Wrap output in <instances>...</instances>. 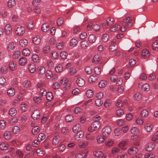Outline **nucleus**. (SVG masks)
I'll use <instances>...</instances> for the list:
<instances>
[{
  "label": "nucleus",
  "mask_w": 158,
  "mask_h": 158,
  "mask_svg": "<svg viewBox=\"0 0 158 158\" xmlns=\"http://www.w3.org/2000/svg\"><path fill=\"white\" fill-rule=\"evenodd\" d=\"M6 83V81L5 79L3 77L0 78V85L3 86Z\"/></svg>",
  "instance_id": "59"
},
{
  "label": "nucleus",
  "mask_w": 158,
  "mask_h": 158,
  "mask_svg": "<svg viewBox=\"0 0 158 158\" xmlns=\"http://www.w3.org/2000/svg\"><path fill=\"white\" fill-rule=\"evenodd\" d=\"M37 70H38V72L39 74H43L45 72V68L43 66H40L38 67Z\"/></svg>",
  "instance_id": "28"
},
{
  "label": "nucleus",
  "mask_w": 158,
  "mask_h": 158,
  "mask_svg": "<svg viewBox=\"0 0 158 158\" xmlns=\"http://www.w3.org/2000/svg\"><path fill=\"white\" fill-rule=\"evenodd\" d=\"M30 52L28 48H25L23 50L22 53L25 56H27L29 55Z\"/></svg>",
  "instance_id": "51"
},
{
  "label": "nucleus",
  "mask_w": 158,
  "mask_h": 158,
  "mask_svg": "<svg viewBox=\"0 0 158 158\" xmlns=\"http://www.w3.org/2000/svg\"><path fill=\"white\" fill-rule=\"evenodd\" d=\"M154 156V155L153 154H151L150 153L147 152L146 153L145 155V158H152Z\"/></svg>",
  "instance_id": "64"
},
{
  "label": "nucleus",
  "mask_w": 158,
  "mask_h": 158,
  "mask_svg": "<svg viewBox=\"0 0 158 158\" xmlns=\"http://www.w3.org/2000/svg\"><path fill=\"white\" fill-rule=\"evenodd\" d=\"M103 103V102L99 99H97L95 101V104L98 106H101Z\"/></svg>",
  "instance_id": "45"
},
{
  "label": "nucleus",
  "mask_w": 158,
  "mask_h": 158,
  "mask_svg": "<svg viewBox=\"0 0 158 158\" xmlns=\"http://www.w3.org/2000/svg\"><path fill=\"white\" fill-rule=\"evenodd\" d=\"M16 111L14 108H11L9 111V114L11 116H15L16 114Z\"/></svg>",
  "instance_id": "41"
},
{
  "label": "nucleus",
  "mask_w": 158,
  "mask_h": 158,
  "mask_svg": "<svg viewBox=\"0 0 158 158\" xmlns=\"http://www.w3.org/2000/svg\"><path fill=\"white\" fill-rule=\"evenodd\" d=\"M76 82L77 85L80 87L83 86L85 84V80L81 77L78 78Z\"/></svg>",
  "instance_id": "11"
},
{
  "label": "nucleus",
  "mask_w": 158,
  "mask_h": 158,
  "mask_svg": "<svg viewBox=\"0 0 158 158\" xmlns=\"http://www.w3.org/2000/svg\"><path fill=\"white\" fill-rule=\"evenodd\" d=\"M55 69L56 72L58 73L61 72L63 70V66L60 64L58 65L55 68Z\"/></svg>",
  "instance_id": "42"
},
{
  "label": "nucleus",
  "mask_w": 158,
  "mask_h": 158,
  "mask_svg": "<svg viewBox=\"0 0 158 158\" xmlns=\"http://www.w3.org/2000/svg\"><path fill=\"white\" fill-rule=\"evenodd\" d=\"M16 4L15 0H9L7 2V5L8 7L11 8L15 6Z\"/></svg>",
  "instance_id": "26"
},
{
  "label": "nucleus",
  "mask_w": 158,
  "mask_h": 158,
  "mask_svg": "<svg viewBox=\"0 0 158 158\" xmlns=\"http://www.w3.org/2000/svg\"><path fill=\"white\" fill-rule=\"evenodd\" d=\"M33 21L31 20H28L26 23V26L27 27L29 30H32L34 27L33 24Z\"/></svg>",
  "instance_id": "15"
},
{
  "label": "nucleus",
  "mask_w": 158,
  "mask_h": 158,
  "mask_svg": "<svg viewBox=\"0 0 158 158\" xmlns=\"http://www.w3.org/2000/svg\"><path fill=\"white\" fill-rule=\"evenodd\" d=\"M77 40L76 39H73L71 40L70 44L71 46H74L77 45Z\"/></svg>",
  "instance_id": "57"
},
{
  "label": "nucleus",
  "mask_w": 158,
  "mask_h": 158,
  "mask_svg": "<svg viewBox=\"0 0 158 158\" xmlns=\"http://www.w3.org/2000/svg\"><path fill=\"white\" fill-rule=\"evenodd\" d=\"M138 152V149L136 147H131L128 150V153L130 155H135Z\"/></svg>",
  "instance_id": "5"
},
{
  "label": "nucleus",
  "mask_w": 158,
  "mask_h": 158,
  "mask_svg": "<svg viewBox=\"0 0 158 158\" xmlns=\"http://www.w3.org/2000/svg\"><path fill=\"white\" fill-rule=\"evenodd\" d=\"M107 83L106 81L104 80L100 81L98 83V86L100 88L105 87L107 85Z\"/></svg>",
  "instance_id": "29"
},
{
  "label": "nucleus",
  "mask_w": 158,
  "mask_h": 158,
  "mask_svg": "<svg viewBox=\"0 0 158 158\" xmlns=\"http://www.w3.org/2000/svg\"><path fill=\"white\" fill-rule=\"evenodd\" d=\"M94 156L101 158H106V156L104 155L102 152L100 151H95L93 152Z\"/></svg>",
  "instance_id": "6"
},
{
  "label": "nucleus",
  "mask_w": 158,
  "mask_h": 158,
  "mask_svg": "<svg viewBox=\"0 0 158 158\" xmlns=\"http://www.w3.org/2000/svg\"><path fill=\"white\" fill-rule=\"evenodd\" d=\"M7 94L10 97L13 96L15 94V90L12 87H10L7 90Z\"/></svg>",
  "instance_id": "21"
},
{
  "label": "nucleus",
  "mask_w": 158,
  "mask_h": 158,
  "mask_svg": "<svg viewBox=\"0 0 158 158\" xmlns=\"http://www.w3.org/2000/svg\"><path fill=\"white\" fill-rule=\"evenodd\" d=\"M123 111L121 109H120L117 110L116 112V115L118 116H120L121 115L123 114Z\"/></svg>",
  "instance_id": "62"
},
{
  "label": "nucleus",
  "mask_w": 158,
  "mask_h": 158,
  "mask_svg": "<svg viewBox=\"0 0 158 158\" xmlns=\"http://www.w3.org/2000/svg\"><path fill=\"white\" fill-rule=\"evenodd\" d=\"M28 68L29 72L31 73H34L36 71L35 66L34 64H29L28 65Z\"/></svg>",
  "instance_id": "9"
},
{
  "label": "nucleus",
  "mask_w": 158,
  "mask_h": 158,
  "mask_svg": "<svg viewBox=\"0 0 158 158\" xmlns=\"http://www.w3.org/2000/svg\"><path fill=\"white\" fill-rule=\"evenodd\" d=\"M88 39L90 43H94L96 40L95 36L94 35H91L89 36Z\"/></svg>",
  "instance_id": "36"
},
{
  "label": "nucleus",
  "mask_w": 158,
  "mask_h": 158,
  "mask_svg": "<svg viewBox=\"0 0 158 158\" xmlns=\"http://www.w3.org/2000/svg\"><path fill=\"white\" fill-rule=\"evenodd\" d=\"M101 69L98 67H96L94 69V73L97 75H99L101 73Z\"/></svg>",
  "instance_id": "61"
},
{
  "label": "nucleus",
  "mask_w": 158,
  "mask_h": 158,
  "mask_svg": "<svg viewBox=\"0 0 158 158\" xmlns=\"http://www.w3.org/2000/svg\"><path fill=\"white\" fill-rule=\"evenodd\" d=\"M93 92L91 89L87 90L86 92V95L88 98H90L92 97L93 95Z\"/></svg>",
  "instance_id": "49"
},
{
  "label": "nucleus",
  "mask_w": 158,
  "mask_h": 158,
  "mask_svg": "<svg viewBox=\"0 0 158 158\" xmlns=\"http://www.w3.org/2000/svg\"><path fill=\"white\" fill-rule=\"evenodd\" d=\"M152 128V125L149 123L145 125V129L147 132L151 131Z\"/></svg>",
  "instance_id": "30"
},
{
  "label": "nucleus",
  "mask_w": 158,
  "mask_h": 158,
  "mask_svg": "<svg viewBox=\"0 0 158 158\" xmlns=\"http://www.w3.org/2000/svg\"><path fill=\"white\" fill-rule=\"evenodd\" d=\"M39 128L38 126H36L33 128L31 130L32 133L34 135H36L40 131Z\"/></svg>",
  "instance_id": "34"
},
{
  "label": "nucleus",
  "mask_w": 158,
  "mask_h": 158,
  "mask_svg": "<svg viewBox=\"0 0 158 158\" xmlns=\"http://www.w3.org/2000/svg\"><path fill=\"white\" fill-rule=\"evenodd\" d=\"M41 39L38 36H36L32 39V41L34 44L38 45L41 42Z\"/></svg>",
  "instance_id": "18"
},
{
  "label": "nucleus",
  "mask_w": 158,
  "mask_h": 158,
  "mask_svg": "<svg viewBox=\"0 0 158 158\" xmlns=\"http://www.w3.org/2000/svg\"><path fill=\"white\" fill-rule=\"evenodd\" d=\"M32 58L33 61L35 62L36 63L39 61V57L38 55L36 54H34L32 56Z\"/></svg>",
  "instance_id": "46"
},
{
  "label": "nucleus",
  "mask_w": 158,
  "mask_h": 158,
  "mask_svg": "<svg viewBox=\"0 0 158 158\" xmlns=\"http://www.w3.org/2000/svg\"><path fill=\"white\" fill-rule=\"evenodd\" d=\"M46 95L47 99L48 100L51 101L53 98V94L51 92H48L47 93H46Z\"/></svg>",
  "instance_id": "33"
},
{
  "label": "nucleus",
  "mask_w": 158,
  "mask_h": 158,
  "mask_svg": "<svg viewBox=\"0 0 158 158\" xmlns=\"http://www.w3.org/2000/svg\"><path fill=\"white\" fill-rule=\"evenodd\" d=\"M9 68L11 71H15L16 69V64L13 61H11L9 63Z\"/></svg>",
  "instance_id": "20"
},
{
  "label": "nucleus",
  "mask_w": 158,
  "mask_h": 158,
  "mask_svg": "<svg viewBox=\"0 0 158 158\" xmlns=\"http://www.w3.org/2000/svg\"><path fill=\"white\" fill-rule=\"evenodd\" d=\"M117 48V46L116 44H114L109 47V49L111 51H114Z\"/></svg>",
  "instance_id": "52"
},
{
  "label": "nucleus",
  "mask_w": 158,
  "mask_h": 158,
  "mask_svg": "<svg viewBox=\"0 0 158 158\" xmlns=\"http://www.w3.org/2000/svg\"><path fill=\"white\" fill-rule=\"evenodd\" d=\"M41 2V0H32L31 2L32 5L35 7L38 6L40 4Z\"/></svg>",
  "instance_id": "31"
},
{
  "label": "nucleus",
  "mask_w": 158,
  "mask_h": 158,
  "mask_svg": "<svg viewBox=\"0 0 158 158\" xmlns=\"http://www.w3.org/2000/svg\"><path fill=\"white\" fill-rule=\"evenodd\" d=\"M97 79V77L95 75H91L89 78V81L90 83H93Z\"/></svg>",
  "instance_id": "35"
},
{
  "label": "nucleus",
  "mask_w": 158,
  "mask_h": 158,
  "mask_svg": "<svg viewBox=\"0 0 158 158\" xmlns=\"http://www.w3.org/2000/svg\"><path fill=\"white\" fill-rule=\"evenodd\" d=\"M155 147V144L152 143H149L145 148L146 150L147 151H152Z\"/></svg>",
  "instance_id": "13"
},
{
  "label": "nucleus",
  "mask_w": 158,
  "mask_h": 158,
  "mask_svg": "<svg viewBox=\"0 0 158 158\" xmlns=\"http://www.w3.org/2000/svg\"><path fill=\"white\" fill-rule=\"evenodd\" d=\"M150 53L149 51L147 49L143 50L142 52V55L145 58H147L150 55Z\"/></svg>",
  "instance_id": "24"
},
{
  "label": "nucleus",
  "mask_w": 158,
  "mask_h": 158,
  "mask_svg": "<svg viewBox=\"0 0 158 158\" xmlns=\"http://www.w3.org/2000/svg\"><path fill=\"white\" fill-rule=\"evenodd\" d=\"M5 32L7 35H9L12 32V27L9 24H6L5 27Z\"/></svg>",
  "instance_id": "17"
},
{
  "label": "nucleus",
  "mask_w": 158,
  "mask_h": 158,
  "mask_svg": "<svg viewBox=\"0 0 158 158\" xmlns=\"http://www.w3.org/2000/svg\"><path fill=\"white\" fill-rule=\"evenodd\" d=\"M23 85L24 86L27 88L31 85V83L30 81L25 80L23 83Z\"/></svg>",
  "instance_id": "43"
},
{
  "label": "nucleus",
  "mask_w": 158,
  "mask_h": 158,
  "mask_svg": "<svg viewBox=\"0 0 158 158\" xmlns=\"http://www.w3.org/2000/svg\"><path fill=\"white\" fill-rule=\"evenodd\" d=\"M40 112L38 110H36L33 111L31 115V117L34 120H36L40 117Z\"/></svg>",
  "instance_id": "7"
},
{
  "label": "nucleus",
  "mask_w": 158,
  "mask_h": 158,
  "mask_svg": "<svg viewBox=\"0 0 158 158\" xmlns=\"http://www.w3.org/2000/svg\"><path fill=\"white\" fill-rule=\"evenodd\" d=\"M152 47L153 50H158V43L156 42H154L152 44Z\"/></svg>",
  "instance_id": "56"
},
{
  "label": "nucleus",
  "mask_w": 158,
  "mask_h": 158,
  "mask_svg": "<svg viewBox=\"0 0 158 158\" xmlns=\"http://www.w3.org/2000/svg\"><path fill=\"white\" fill-rule=\"evenodd\" d=\"M45 138V135L42 133H40L38 137V140L39 141H41L44 139Z\"/></svg>",
  "instance_id": "37"
},
{
  "label": "nucleus",
  "mask_w": 158,
  "mask_h": 158,
  "mask_svg": "<svg viewBox=\"0 0 158 158\" xmlns=\"http://www.w3.org/2000/svg\"><path fill=\"white\" fill-rule=\"evenodd\" d=\"M19 43L21 47H25L27 44V41L26 39H21L19 41Z\"/></svg>",
  "instance_id": "23"
},
{
  "label": "nucleus",
  "mask_w": 158,
  "mask_h": 158,
  "mask_svg": "<svg viewBox=\"0 0 158 158\" xmlns=\"http://www.w3.org/2000/svg\"><path fill=\"white\" fill-rule=\"evenodd\" d=\"M81 46L82 48L83 49H86L88 46V43L87 41L83 40L81 42Z\"/></svg>",
  "instance_id": "32"
},
{
  "label": "nucleus",
  "mask_w": 158,
  "mask_h": 158,
  "mask_svg": "<svg viewBox=\"0 0 158 158\" xmlns=\"http://www.w3.org/2000/svg\"><path fill=\"white\" fill-rule=\"evenodd\" d=\"M42 30L44 32H47L49 29V25L48 23L44 24L41 27Z\"/></svg>",
  "instance_id": "22"
},
{
  "label": "nucleus",
  "mask_w": 158,
  "mask_h": 158,
  "mask_svg": "<svg viewBox=\"0 0 158 158\" xmlns=\"http://www.w3.org/2000/svg\"><path fill=\"white\" fill-rule=\"evenodd\" d=\"M81 130V125L78 124L75 125L73 128V131L75 133L78 132Z\"/></svg>",
  "instance_id": "19"
},
{
  "label": "nucleus",
  "mask_w": 158,
  "mask_h": 158,
  "mask_svg": "<svg viewBox=\"0 0 158 158\" xmlns=\"http://www.w3.org/2000/svg\"><path fill=\"white\" fill-rule=\"evenodd\" d=\"M152 140L156 142H158V131L155 133L152 138Z\"/></svg>",
  "instance_id": "39"
},
{
  "label": "nucleus",
  "mask_w": 158,
  "mask_h": 158,
  "mask_svg": "<svg viewBox=\"0 0 158 158\" xmlns=\"http://www.w3.org/2000/svg\"><path fill=\"white\" fill-rule=\"evenodd\" d=\"M120 28V26L118 24H115L111 26L110 28V30L111 31L114 32L118 31Z\"/></svg>",
  "instance_id": "14"
},
{
  "label": "nucleus",
  "mask_w": 158,
  "mask_h": 158,
  "mask_svg": "<svg viewBox=\"0 0 158 158\" xmlns=\"http://www.w3.org/2000/svg\"><path fill=\"white\" fill-rule=\"evenodd\" d=\"M148 114V111L146 110H143L141 113V115L142 117H147Z\"/></svg>",
  "instance_id": "53"
},
{
  "label": "nucleus",
  "mask_w": 158,
  "mask_h": 158,
  "mask_svg": "<svg viewBox=\"0 0 158 158\" xmlns=\"http://www.w3.org/2000/svg\"><path fill=\"white\" fill-rule=\"evenodd\" d=\"M15 44L13 42L10 43L7 47V50L9 52L13 51L15 47Z\"/></svg>",
  "instance_id": "10"
},
{
  "label": "nucleus",
  "mask_w": 158,
  "mask_h": 158,
  "mask_svg": "<svg viewBox=\"0 0 158 158\" xmlns=\"http://www.w3.org/2000/svg\"><path fill=\"white\" fill-rule=\"evenodd\" d=\"M27 62V59L25 57H22L19 59V65L23 66Z\"/></svg>",
  "instance_id": "25"
},
{
  "label": "nucleus",
  "mask_w": 158,
  "mask_h": 158,
  "mask_svg": "<svg viewBox=\"0 0 158 158\" xmlns=\"http://www.w3.org/2000/svg\"><path fill=\"white\" fill-rule=\"evenodd\" d=\"M138 87L139 88L141 89L142 91H149L150 89V86L147 83L144 84H142V83L139 84L138 85Z\"/></svg>",
  "instance_id": "3"
},
{
  "label": "nucleus",
  "mask_w": 158,
  "mask_h": 158,
  "mask_svg": "<svg viewBox=\"0 0 158 158\" xmlns=\"http://www.w3.org/2000/svg\"><path fill=\"white\" fill-rule=\"evenodd\" d=\"M85 72L87 74H90L92 72V69L90 66H87L85 69Z\"/></svg>",
  "instance_id": "50"
},
{
  "label": "nucleus",
  "mask_w": 158,
  "mask_h": 158,
  "mask_svg": "<svg viewBox=\"0 0 158 158\" xmlns=\"http://www.w3.org/2000/svg\"><path fill=\"white\" fill-rule=\"evenodd\" d=\"M60 56L62 59H66L68 56V53L65 51L61 52L60 53Z\"/></svg>",
  "instance_id": "44"
},
{
  "label": "nucleus",
  "mask_w": 158,
  "mask_h": 158,
  "mask_svg": "<svg viewBox=\"0 0 158 158\" xmlns=\"http://www.w3.org/2000/svg\"><path fill=\"white\" fill-rule=\"evenodd\" d=\"M8 145L5 143H2L0 144V149L2 150H6L7 148Z\"/></svg>",
  "instance_id": "40"
},
{
  "label": "nucleus",
  "mask_w": 158,
  "mask_h": 158,
  "mask_svg": "<svg viewBox=\"0 0 158 158\" xmlns=\"http://www.w3.org/2000/svg\"><path fill=\"white\" fill-rule=\"evenodd\" d=\"M36 153L39 156H42L44 154V152L42 150H41L40 149H38L36 150Z\"/></svg>",
  "instance_id": "63"
},
{
  "label": "nucleus",
  "mask_w": 158,
  "mask_h": 158,
  "mask_svg": "<svg viewBox=\"0 0 158 158\" xmlns=\"http://www.w3.org/2000/svg\"><path fill=\"white\" fill-rule=\"evenodd\" d=\"M111 131V130L110 126H106L102 130V135L107 136L110 134Z\"/></svg>",
  "instance_id": "2"
},
{
  "label": "nucleus",
  "mask_w": 158,
  "mask_h": 158,
  "mask_svg": "<svg viewBox=\"0 0 158 158\" xmlns=\"http://www.w3.org/2000/svg\"><path fill=\"white\" fill-rule=\"evenodd\" d=\"M101 58L99 55H95L92 60V62L94 63H97L100 60Z\"/></svg>",
  "instance_id": "27"
},
{
  "label": "nucleus",
  "mask_w": 158,
  "mask_h": 158,
  "mask_svg": "<svg viewBox=\"0 0 158 158\" xmlns=\"http://www.w3.org/2000/svg\"><path fill=\"white\" fill-rule=\"evenodd\" d=\"M61 140V138L59 135L54 136L52 140V143L53 145H57L59 142Z\"/></svg>",
  "instance_id": "16"
},
{
  "label": "nucleus",
  "mask_w": 158,
  "mask_h": 158,
  "mask_svg": "<svg viewBox=\"0 0 158 158\" xmlns=\"http://www.w3.org/2000/svg\"><path fill=\"white\" fill-rule=\"evenodd\" d=\"M100 126L101 124L99 121H94L88 128V131L90 132L95 131L100 127Z\"/></svg>",
  "instance_id": "1"
},
{
  "label": "nucleus",
  "mask_w": 158,
  "mask_h": 158,
  "mask_svg": "<svg viewBox=\"0 0 158 158\" xmlns=\"http://www.w3.org/2000/svg\"><path fill=\"white\" fill-rule=\"evenodd\" d=\"M109 35L107 34H104L102 37V40L104 42H107L109 39Z\"/></svg>",
  "instance_id": "48"
},
{
  "label": "nucleus",
  "mask_w": 158,
  "mask_h": 158,
  "mask_svg": "<svg viewBox=\"0 0 158 158\" xmlns=\"http://www.w3.org/2000/svg\"><path fill=\"white\" fill-rule=\"evenodd\" d=\"M125 145L126 142L125 141H123L119 143V147L123 150H125L126 149Z\"/></svg>",
  "instance_id": "55"
},
{
  "label": "nucleus",
  "mask_w": 158,
  "mask_h": 158,
  "mask_svg": "<svg viewBox=\"0 0 158 158\" xmlns=\"http://www.w3.org/2000/svg\"><path fill=\"white\" fill-rule=\"evenodd\" d=\"M20 53V52L19 51L15 52L13 55V57L15 59H17L19 57Z\"/></svg>",
  "instance_id": "58"
},
{
  "label": "nucleus",
  "mask_w": 158,
  "mask_h": 158,
  "mask_svg": "<svg viewBox=\"0 0 158 158\" xmlns=\"http://www.w3.org/2000/svg\"><path fill=\"white\" fill-rule=\"evenodd\" d=\"M132 20V19H130V17L129 16H128L127 18L123 19V22L127 23L125 24V26L128 27H132L133 23L131 22Z\"/></svg>",
  "instance_id": "8"
},
{
  "label": "nucleus",
  "mask_w": 158,
  "mask_h": 158,
  "mask_svg": "<svg viewBox=\"0 0 158 158\" xmlns=\"http://www.w3.org/2000/svg\"><path fill=\"white\" fill-rule=\"evenodd\" d=\"M106 136H103L102 134L101 135H98L97 138V140L99 143H101L104 142Z\"/></svg>",
  "instance_id": "12"
},
{
  "label": "nucleus",
  "mask_w": 158,
  "mask_h": 158,
  "mask_svg": "<svg viewBox=\"0 0 158 158\" xmlns=\"http://www.w3.org/2000/svg\"><path fill=\"white\" fill-rule=\"evenodd\" d=\"M74 120L73 117L71 115H68L66 116L65 120L68 122H70Z\"/></svg>",
  "instance_id": "38"
},
{
  "label": "nucleus",
  "mask_w": 158,
  "mask_h": 158,
  "mask_svg": "<svg viewBox=\"0 0 158 158\" xmlns=\"http://www.w3.org/2000/svg\"><path fill=\"white\" fill-rule=\"evenodd\" d=\"M16 34L18 35H21L25 32V29L23 27H18L15 31Z\"/></svg>",
  "instance_id": "4"
},
{
  "label": "nucleus",
  "mask_w": 158,
  "mask_h": 158,
  "mask_svg": "<svg viewBox=\"0 0 158 158\" xmlns=\"http://www.w3.org/2000/svg\"><path fill=\"white\" fill-rule=\"evenodd\" d=\"M64 22V19L63 18H58L57 21V26H59L61 25Z\"/></svg>",
  "instance_id": "60"
},
{
  "label": "nucleus",
  "mask_w": 158,
  "mask_h": 158,
  "mask_svg": "<svg viewBox=\"0 0 158 158\" xmlns=\"http://www.w3.org/2000/svg\"><path fill=\"white\" fill-rule=\"evenodd\" d=\"M134 98L137 101L141 99V95L138 92L134 95Z\"/></svg>",
  "instance_id": "47"
},
{
  "label": "nucleus",
  "mask_w": 158,
  "mask_h": 158,
  "mask_svg": "<svg viewBox=\"0 0 158 158\" xmlns=\"http://www.w3.org/2000/svg\"><path fill=\"white\" fill-rule=\"evenodd\" d=\"M88 144V143L85 142H80L78 144L79 146L81 148L85 147Z\"/></svg>",
  "instance_id": "54"
}]
</instances>
